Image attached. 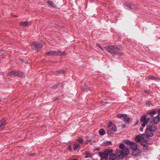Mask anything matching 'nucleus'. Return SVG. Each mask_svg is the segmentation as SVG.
I'll return each instance as SVG.
<instances>
[{
    "instance_id": "nucleus-7",
    "label": "nucleus",
    "mask_w": 160,
    "mask_h": 160,
    "mask_svg": "<svg viewBox=\"0 0 160 160\" xmlns=\"http://www.w3.org/2000/svg\"><path fill=\"white\" fill-rule=\"evenodd\" d=\"M124 142L130 146V148L132 150L137 148V145L136 144L128 140L127 139L125 140L124 141Z\"/></svg>"
},
{
    "instance_id": "nucleus-3",
    "label": "nucleus",
    "mask_w": 160,
    "mask_h": 160,
    "mask_svg": "<svg viewBox=\"0 0 160 160\" xmlns=\"http://www.w3.org/2000/svg\"><path fill=\"white\" fill-rule=\"evenodd\" d=\"M44 42H33L31 44L32 49L35 50L37 52H38L42 48Z\"/></svg>"
},
{
    "instance_id": "nucleus-2",
    "label": "nucleus",
    "mask_w": 160,
    "mask_h": 160,
    "mask_svg": "<svg viewBox=\"0 0 160 160\" xmlns=\"http://www.w3.org/2000/svg\"><path fill=\"white\" fill-rule=\"evenodd\" d=\"M119 148L122 149V150H117L116 152L118 158H122L124 156H126L129 153L128 148L126 147L123 144H121L119 145Z\"/></svg>"
},
{
    "instance_id": "nucleus-11",
    "label": "nucleus",
    "mask_w": 160,
    "mask_h": 160,
    "mask_svg": "<svg viewBox=\"0 0 160 160\" xmlns=\"http://www.w3.org/2000/svg\"><path fill=\"white\" fill-rule=\"evenodd\" d=\"M6 120L4 119H2L0 121V130L3 129L6 124Z\"/></svg>"
},
{
    "instance_id": "nucleus-21",
    "label": "nucleus",
    "mask_w": 160,
    "mask_h": 160,
    "mask_svg": "<svg viewBox=\"0 0 160 160\" xmlns=\"http://www.w3.org/2000/svg\"><path fill=\"white\" fill-rule=\"evenodd\" d=\"M112 144L111 142L110 141H106L103 142L102 143V145L104 146H108Z\"/></svg>"
},
{
    "instance_id": "nucleus-14",
    "label": "nucleus",
    "mask_w": 160,
    "mask_h": 160,
    "mask_svg": "<svg viewBox=\"0 0 160 160\" xmlns=\"http://www.w3.org/2000/svg\"><path fill=\"white\" fill-rule=\"evenodd\" d=\"M117 158L116 155L114 153L111 154L109 156V160H116Z\"/></svg>"
},
{
    "instance_id": "nucleus-27",
    "label": "nucleus",
    "mask_w": 160,
    "mask_h": 160,
    "mask_svg": "<svg viewBox=\"0 0 160 160\" xmlns=\"http://www.w3.org/2000/svg\"><path fill=\"white\" fill-rule=\"evenodd\" d=\"M97 46L102 51H104V49L102 47V46L100 45L99 44H97Z\"/></svg>"
},
{
    "instance_id": "nucleus-29",
    "label": "nucleus",
    "mask_w": 160,
    "mask_h": 160,
    "mask_svg": "<svg viewBox=\"0 0 160 160\" xmlns=\"http://www.w3.org/2000/svg\"><path fill=\"white\" fill-rule=\"evenodd\" d=\"M146 142H141V145H142V146H146Z\"/></svg>"
},
{
    "instance_id": "nucleus-33",
    "label": "nucleus",
    "mask_w": 160,
    "mask_h": 160,
    "mask_svg": "<svg viewBox=\"0 0 160 160\" xmlns=\"http://www.w3.org/2000/svg\"><path fill=\"white\" fill-rule=\"evenodd\" d=\"M100 150V149L98 148L94 149V151H95V150L98 151V150Z\"/></svg>"
},
{
    "instance_id": "nucleus-6",
    "label": "nucleus",
    "mask_w": 160,
    "mask_h": 160,
    "mask_svg": "<svg viewBox=\"0 0 160 160\" xmlns=\"http://www.w3.org/2000/svg\"><path fill=\"white\" fill-rule=\"evenodd\" d=\"M46 54L48 56L54 55L55 56H61L66 55L65 52H61L60 51H52L49 52H47Z\"/></svg>"
},
{
    "instance_id": "nucleus-32",
    "label": "nucleus",
    "mask_w": 160,
    "mask_h": 160,
    "mask_svg": "<svg viewBox=\"0 0 160 160\" xmlns=\"http://www.w3.org/2000/svg\"><path fill=\"white\" fill-rule=\"evenodd\" d=\"M71 145H69L68 147V149L70 151L71 150Z\"/></svg>"
},
{
    "instance_id": "nucleus-25",
    "label": "nucleus",
    "mask_w": 160,
    "mask_h": 160,
    "mask_svg": "<svg viewBox=\"0 0 160 160\" xmlns=\"http://www.w3.org/2000/svg\"><path fill=\"white\" fill-rule=\"evenodd\" d=\"M130 8L133 9H136L137 8L133 4L130 5Z\"/></svg>"
},
{
    "instance_id": "nucleus-31",
    "label": "nucleus",
    "mask_w": 160,
    "mask_h": 160,
    "mask_svg": "<svg viewBox=\"0 0 160 160\" xmlns=\"http://www.w3.org/2000/svg\"><path fill=\"white\" fill-rule=\"evenodd\" d=\"M78 142L81 143H82L83 142V140L82 138H79L78 139Z\"/></svg>"
},
{
    "instance_id": "nucleus-16",
    "label": "nucleus",
    "mask_w": 160,
    "mask_h": 160,
    "mask_svg": "<svg viewBox=\"0 0 160 160\" xmlns=\"http://www.w3.org/2000/svg\"><path fill=\"white\" fill-rule=\"evenodd\" d=\"M115 52H114V54L118 56H121L124 55V54L123 52L121 51H116V49L115 50Z\"/></svg>"
},
{
    "instance_id": "nucleus-18",
    "label": "nucleus",
    "mask_w": 160,
    "mask_h": 160,
    "mask_svg": "<svg viewBox=\"0 0 160 160\" xmlns=\"http://www.w3.org/2000/svg\"><path fill=\"white\" fill-rule=\"evenodd\" d=\"M17 71H12L8 73V75L11 76H16Z\"/></svg>"
},
{
    "instance_id": "nucleus-9",
    "label": "nucleus",
    "mask_w": 160,
    "mask_h": 160,
    "mask_svg": "<svg viewBox=\"0 0 160 160\" xmlns=\"http://www.w3.org/2000/svg\"><path fill=\"white\" fill-rule=\"evenodd\" d=\"M107 127L109 129L115 131L117 130V128L116 125L111 122H109L107 125Z\"/></svg>"
},
{
    "instance_id": "nucleus-15",
    "label": "nucleus",
    "mask_w": 160,
    "mask_h": 160,
    "mask_svg": "<svg viewBox=\"0 0 160 160\" xmlns=\"http://www.w3.org/2000/svg\"><path fill=\"white\" fill-rule=\"evenodd\" d=\"M16 76L24 78L25 77V75L22 72L18 71H17Z\"/></svg>"
},
{
    "instance_id": "nucleus-17",
    "label": "nucleus",
    "mask_w": 160,
    "mask_h": 160,
    "mask_svg": "<svg viewBox=\"0 0 160 160\" xmlns=\"http://www.w3.org/2000/svg\"><path fill=\"white\" fill-rule=\"evenodd\" d=\"M124 122L126 123H129L131 122V119L130 118L127 117L126 114V117H124L123 118Z\"/></svg>"
},
{
    "instance_id": "nucleus-12",
    "label": "nucleus",
    "mask_w": 160,
    "mask_h": 160,
    "mask_svg": "<svg viewBox=\"0 0 160 160\" xmlns=\"http://www.w3.org/2000/svg\"><path fill=\"white\" fill-rule=\"evenodd\" d=\"M20 24L21 26L27 27L30 25L31 23L28 22H21L20 23Z\"/></svg>"
},
{
    "instance_id": "nucleus-4",
    "label": "nucleus",
    "mask_w": 160,
    "mask_h": 160,
    "mask_svg": "<svg viewBox=\"0 0 160 160\" xmlns=\"http://www.w3.org/2000/svg\"><path fill=\"white\" fill-rule=\"evenodd\" d=\"M112 152V149H107L105 150L103 152H100L99 154L101 158V160H108V155Z\"/></svg>"
},
{
    "instance_id": "nucleus-24",
    "label": "nucleus",
    "mask_w": 160,
    "mask_h": 160,
    "mask_svg": "<svg viewBox=\"0 0 160 160\" xmlns=\"http://www.w3.org/2000/svg\"><path fill=\"white\" fill-rule=\"evenodd\" d=\"M85 158H90L91 157L92 155L89 153L86 152L85 154Z\"/></svg>"
},
{
    "instance_id": "nucleus-22",
    "label": "nucleus",
    "mask_w": 160,
    "mask_h": 160,
    "mask_svg": "<svg viewBox=\"0 0 160 160\" xmlns=\"http://www.w3.org/2000/svg\"><path fill=\"white\" fill-rule=\"evenodd\" d=\"M105 133V131L103 129H101L99 131V133L101 135H103Z\"/></svg>"
},
{
    "instance_id": "nucleus-26",
    "label": "nucleus",
    "mask_w": 160,
    "mask_h": 160,
    "mask_svg": "<svg viewBox=\"0 0 160 160\" xmlns=\"http://www.w3.org/2000/svg\"><path fill=\"white\" fill-rule=\"evenodd\" d=\"M107 133L110 136H112L113 135V133L110 130H108L107 131Z\"/></svg>"
},
{
    "instance_id": "nucleus-13",
    "label": "nucleus",
    "mask_w": 160,
    "mask_h": 160,
    "mask_svg": "<svg viewBox=\"0 0 160 160\" xmlns=\"http://www.w3.org/2000/svg\"><path fill=\"white\" fill-rule=\"evenodd\" d=\"M47 3L49 6L52 7H53L54 8H57V6L56 5L55 3H54V2H52L51 1H48L47 2Z\"/></svg>"
},
{
    "instance_id": "nucleus-1",
    "label": "nucleus",
    "mask_w": 160,
    "mask_h": 160,
    "mask_svg": "<svg viewBox=\"0 0 160 160\" xmlns=\"http://www.w3.org/2000/svg\"><path fill=\"white\" fill-rule=\"evenodd\" d=\"M147 114L150 115L149 118H146V116L143 115L141 118L142 127H144L148 123L156 124L159 122L160 120V109L151 110L148 112Z\"/></svg>"
},
{
    "instance_id": "nucleus-8",
    "label": "nucleus",
    "mask_w": 160,
    "mask_h": 160,
    "mask_svg": "<svg viewBox=\"0 0 160 160\" xmlns=\"http://www.w3.org/2000/svg\"><path fill=\"white\" fill-rule=\"evenodd\" d=\"M104 49L108 52L114 54L115 52L116 48L113 46H107L104 48Z\"/></svg>"
},
{
    "instance_id": "nucleus-19",
    "label": "nucleus",
    "mask_w": 160,
    "mask_h": 160,
    "mask_svg": "<svg viewBox=\"0 0 160 160\" xmlns=\"http://www.w3.org/2000/svg\"><path fill=\"white\" fill-rule=\"evenodd\" d=\"M141 137L139 135H138L135 138V141L137 142H139L141 140Z\"/></svg>"
},
{
    "instance_id": "nucleus-23",
    "label": "nucleus",
    "mask_w": 160,
    "mask_h": 160,
    "mask_svg": "<svg viewBox=\"0 0 160 160\" xmlns=\"http://www.w3.org/2000/svg\"><path fill=\"white\" fill-rule=\"evenodd\" d=\"M117 117L119 118H124V117H126V114H119L117 115Z\"/></svg>"
},
{
    "instance_id": "nucleus-28",
    "label": "nucleus",
    "mask_w": 160,
    "mask_h": 160,
    "mask_svg": "<svg viewBox=\"0 0 160 160\" xmlns=\"http://www.w3.org/2000/svg\"><path fill=\"white\" fill-rule=\"evenodd\" d=\"M57 72L59 73H64L65 71L62 70H61L58 71Z\"/></svg>"
},
{
    "instance_id": "nucleus-30",
    "label": "nucleus",
    "mask_w": 160,
    "mask_h": 160,
    "mask_svg": "<svg viewBox=\"0 0 160 160\" xmlns=\"http://www.w3.org/2000/svg\"><path fill=\"white\" fill-rule=\"evenodd\" d=\"M151 103L150 102H148L146 103V106L148 107H149L150 106Z\"/></svg>"
},
{
    "instance_id": "nucleus-34",
    "label": "nucleus",
    "mask_w": 160,
    "mask_h": 160,
    "mask_svg": "<svg viewBox=\"0 0 160 160\" xmlns=\"http://www.w3.org/2000/svg\"><path fill=\"white\" fill-rule=\"evenodd\" d=\"M89 142V141H87L85 143V144H88V142Z\"/></svg>"
},
{
    "instance_id": "nucleus-5",
    "label": "nucleus",
    "mask_w": 160,
    "mask_h": 160,
    "mask_svg": "<svg viewBox=\"0 0 160 160\" xmlns=\"http://www.w3.org/2000/svg\"><path fill=\"white\" fill-rule=\"evenodd\" d=\"M156 130L154 126H148L146 131V133L147 136L152 137L153 134V132Z\"/></svg>"
},
{
    "instance_id": "nucleus-20",
    "label": "nucleus",
    "mask_w": 160,
    "mask_h": 160,
    "mask_svg": "<svg viewBox=\"0 0 160 160\" xmlns=\"http://www.w3.org/2000/svg\"><path fill=\"white\" fill-rule=\"evenodd\" d=\"M80 146L79 144L78 143H75L73 146V148L74 150H77L79 148H80Z\"/></svg>"
},
{
    "instance_id": "nucleus-10",
    "label": "nucleus",
    "mask_w": 160,
    "mask_h": 160,
    "mask_svg": "<svg viewBox=\"0 0 160 160\" xmlns=\"http://www.w3.org/2000/svg\"><path fill=\"white\" fill-rule=\"evenodd\" d=\"M140 151L139 148H137L132 150V154L135 157H137L139 155Z\"/></svg>"
}]
</instances>
